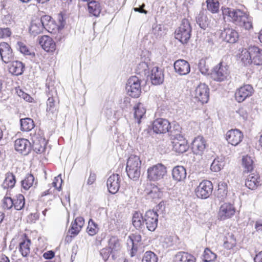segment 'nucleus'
I'll return each instance as SVG.
<instances>
[{"label": "nucleus", "instance_id": "obj_1", "mask_svg": "<svg viewBox=\"0 0 262 262\" xmlns=\"http://www.w3.org/2000/svg\"><path fill=\"white\" fill-rule=\"evenodd\" d=\"M141 160L139 157L132 155L128 158L126 171L128 177L136 181L138 180L141 174Z\"/></svg>", "mask_w": 262, "mask_h": 262}, {"label": "nucleus", "instance_id": "obj_2", "mask_svg": "<svg viewBox=\"0 0 262 262\" xmlns=\"http://www.w3.org/2000/svg\"><path fill=\"white\" fill-rule=\"evenodd\" d=\"M224 16H227L230 20L238 26H242V23L247 20V14L240 9L226 8L223 10Z\"/></svg>", "mask_w": 262, "mask_h": 262}, {"label": "nucleus", "instance_id": "obj_3", "mask_svg": "<svg viewBox=\"0 0 262 262\" xmlns=\"http://www.w3.org/2000/svg\"><path fill=\"white\" fill-rule=\"evenodd\" d=\"M127 94L133 98H138L141 93V80L136 76L130 77L125 87Z\"/></svg>", "mask_w": 262, "mask_h": 262}, {"label": "nucleus", "instance_id": "obj_4", "mask_svg": "<svg viewBox=\"0 0 262 262\" xmlns=\"http://www.w3.org/2000/svg\"><path fill=\"white\" fill-rule=\"evenodd\" d=\"M166 173V167L162 164H157L148 168L147 178L150 181H159L163 179Z\"/></svg>", "mask_w": 262, "mask_h": 262}, {"label": "nucleus", "instance_id": "obj_5", "mask_svg": "<svg viewBox=\"0 0 262 262\" xmlns=\"http://www.w3.org/2000/svg\"><path fill=\"white\" fill-rule=\"evenodd\" d=\"M213 185L211 181L204 180L196 188L195 193L198 198L205 199L208 198L212 193Z\"/></svg>", "mask_w": 262, "mask_h": 262}, {"label": "nucleus", "instance_id": "obj_6", "mask_svg": "<svg viewBox=\"0 0 262 262\" xmlns=\"http://www.w3.org/2000/svg\"><path fill=\"white\" fill-rule=\"evenodd\" d=\"M209 98V89L205 83H200L196 88L193 99L202 104L207 103Z\"/></svg>", "mask_w": 262, "mask_h": 262}, {"label": "nucleus", "instance_id": "obj_7", "mask_svg": "<svg viewBox=\"0 0 262 262\" xmlns=\"http://www.w3.org/2000/svg\"><path fill=\"white\" fill-rule=\"evenodd\" d=\"M229 75V71L226 66L223 65L221 62L216 66L211 74L212 78L216 81H223L225 80Z\"/></svg>", "mask_w": 262, "mask_h": 262}, {"label": "nucleus", "instance_id": "obj_8", "mask_svg": "<svg viewBox=\"0 0 262 262\" xmlns=\"http://www.w3.org/2000/svg\"><path fill=\"white\" fill-rule=\"evenodd\" d=\"M171 143L173 150L178 153H184L189 148L187 140L180 134L174 135Z\"/></svg>", "mask_w": 262, "mask_h": 262}, {"label": "nucleus", "instance_id": "obj_9", "mask_svg": "<svg viewBox=\"0 0 262 262\" xmlns=\"http://www.w3.org/2000/svg\"><path fill=\"white\" fill-rule=\"evenodd\" d=\"M254 92L250 84H245L236 90L234 96L237 102L241 103L252 95Z\"/></svg>", "mask_w": 262, "mask_h": 262}, {"label": "nucleus", "instance_id": "obj_10", "mask_svg": "<svg viewBox=\"0 0 262 262\" xmlns=\"http://www.w3.org/2000/svg\"><path fill=\"white\" fill-rule=\"evenodd\" d=\"M144 224L146 228L150 231H154L157 227L158 214L154 210H148L144 215Z\"/></svg>", "mask_w": 262, "mask_h": 262}, {"label": "nucleus", "instance_id": "obj_11", "mask_svg": "<svg viewBox=\"0 0 262 262\" xmlns=\"http://www.w3.org/2000/svg\"><path fill=\"white\" fill-rule=\"evenodd\" d=\"M31 140L32 143L31 148L37 154H41L45 150L46 141L44 138L41 137L39 134L36 133H31Z\"/></svg>", "mask_w": 262, "mask_h": 262}, {"label": "nucleus", "instance_id": "obj_12", "mask_svg": "<svg viewBox=\"0 0 262 262\" xmlns=\"http://www.w3.org/2000/svg\"><path fill=\"white\" fill-rule=\"evenodd\" d=\"M170 128V123L165 119L158 118L152 123V129L156 134H165L168 132Z\"/></svg>", "mask_w": 262, "mask_h": 262}, {"label": "nucleus", "instance_id": "obj_13", "mask_svg": "<svg viewBox=\"0 0 262 262\" xmlns=\"http://www.w3.org/2000/svg\"><path fill=\"white\" fill-rule=\"evenodd\" d=\"M243 133L238 129H232L228 130L226 134V138L229 144L236 146L243 139Z\"/></svg>", "mask_w": 262, "mask_h": 262}, {"label": "nucleus", "instance_id": "obj_14", "mask_svg": "<svg viewBox=\"0 0 262 262\" xmlns=\"http://www.w3.org/2000/svg\"><path fill=\"white\" fill-rule=\"evenodd\" d=\"M15 149L24 155H27L31 151V143L26 139H17L14 142Z\"/></svg>", "mask_w": 262, "mask_h": 262}, {"label": "nucleus", "instance_id": "obj_15", "mask_svg": "<svg viewBox=\"0 0 262 262\" xmlns=\"http://www.w3.org/2000/svg\"><path fill=\"white\" fill-rule=\"evenodd\" d=\"M0 55L3 61L6 63L11 62L14 58L12 49L6 42L0 43Z\"/></svg>", "mask_w": 262, "mask_h": 262}, {"label": "nucleus", "instance_id": "obj_16", "mask_svg": "<svg viewBox=\"0 0 262 262\" xmlns=\"http://www.w3.org/2000/svg\"><path fill=\"white\" fill-rule=\"evenodd\" d=\"M120 177L118 174H113L107 181V187L109 192L115 194L118 192L120 186Z\"/></svg>", "mask_w": 262, "mask_h": 262}, {"label": "nucleus", "instance_id": "obj_17", "mask_svg": "<svg viewBox=\"0 0 262 262\" xmlns=\"http://www.w3.org/2000/svg\"><path fill=\"white\" fill-rule=\"evenodd\" d=\"M150 72L149 76L152 84L160 85L163 82L164 76L162 69L154 67L151 69Z\"/></svg>", "mask_w": 262, "mask_h": 262}, {"label": "nucleus", "instance_id": "obj_18", "mask_svg": "<svg viewBox=\"0 0 262 262\" xmlns=\"http://www.w3.org/2000/svg\"><path fill=\"white\" fill-rule=\"evenodd\" d=\"M191 149L193 153L196 155H202L206 149V142L202 136L195 138L192 143Z\"/></svg>", "mask_w": 262, "mask_h": 262}, {"label": "nucleus", "instance_id": "obj_19", "mask_svg": "<svg viewBox=\"0 0 262 262\" xmlns=\"http://www.w3.org/2000/svg\"><path fill=\"white\" fill-rule=\"evenodd\" d=\"M47 115L51 119L55 118L58 112V102L55 98L52 96L49 97L47 101Z\"/></svg>", "mask_w": 262, "mask_h": 262}, {"label": "nucleus", "instance_id": "obj_20", "mask_svg": "<svg viewBox=\"0 0 262 262\" xmlns=\"http://www.w3.org/2000/svg\"><path fill=\"white\" fill-rule=\"evenodd\" d=\"M235 213V208L230 203H224L220 208L219 215L221 220L230 218Z\"/></svg>", "mask_w": 262, "mask_h": 262}, {"label": "nucleus", "instance_id": "obj_21", "mask_svg": "<svg viewBox=\"0 0 262 262\" xmlns=\"http://www.w3.org/2000/svg\"><path fill=\"white\" fill-rule=\"evenodd\" d=\"M175 71L180 75H186L190 71L189 63L184 59H179L174 63Z\"/></svg>", "mask_w": 262, "mask_h": 262}, {"label": "nucleus", "instance_id": "obj_22", "mask_svg": "<svg viewBox=\"0 0 262 262\" xmlns=\"http://www.w3.org/2000/svg\"><path fill=\"white\" fill-rule=\"evenodd\" d=\"M39 20L41 22L44 30L48 33H53V31H56L57 25L50 15H45L41 16Z\"/></svg>", "mask_w": 262, "mask_h": 262}, {"label": "nucleus", "instance_id": "obj_23", "mask_svg": "<svg viewBox=\"0 0 262 262\" xmlns=\"http://www.w3.org/2000/svg\"><path fill=\"white\" fill-rule=\"evenodd\" d=\"M39 44L46 52H53L55 50V43L48 35H44L39 39Z\"/></svg>", "mask_w": 262, "mask_h": 262}, {"label": "nucleus", "instance_id": "obj_24", "mask_svg": "<svg viewBox=\"0 0 262 262\" xmlns=\"http://www.w3.org/2000/svg\"><path fill=\"white\" fill-rule=\"evenodd\" d=\"M250 52L251 56V63L255 65H262V50L257 47H250Z\"/></svg>", "mask_w": 262, "mask_h": 262}, {"label": "nucleus", "instance_id": "obj_25", "mask_svg": "<svg viewBox=\"0 0 262 262\" xmlns=\"http://www.w3.org/2000/svg\"><path fill=\"white\" fill-rule=\"evenodd\" d=\"M121 244L119 238L115 236H112L108 241V248L112 252V257L115 259L116 254L120 250Z\"/></svg>", "mask_w": 262, "mask_h": 262}, {"label": "nucleus", "instance_id": "obj_26", "mask_svg": "<svg viewBox=\"0 0 262 262\" xmlns=\"http://www.w3.org/2000/svg\"><path fill=\"white\" fill-rule=\"evenodd\" d=\"M151 68V64L148 61H141L138 64L136 69L137 74L142 76L149 77V70Z\"/></svg>", "mask_w": 262, "mask_h": 262}, {"label": "nucleus", "instance_id": "obj_27", "mask_svg": "<svg viewBox=\"0 0 262 262\" xmlns=\"http://www.w3.org/2000/svg\"><path fill=\"white\" fill-rule=\"evenodd\" d=\"M186 169L182 166L174 167L172 171L173 179L178 182L185 180L186 178Z\"/></svg>", "mask_w": 262, "mask_h": 262}, {"label": "nucleus", "instance_id": "obj_28", "mask_svg": "<svg viewBox=\"0 0 262 262\" xmlns=\"http://www.w3.org/2000/svg\"><path fill=\"white\" fill-rule=\"evenodd\" d=\"M141 236L139 234H132L127 239V245L128 247H132V251L130 253L131 256H134V250H137V244L141 242Z\"/></svg>", "mask_w": 262, "mask_h": 262}, {"label": "nucleus", "instance_id": "obj_29", "mask_svg": "<svg viewBox=\"0 0 262 262\" xmlns=\"http://www.w3.org/2000/svg\"><path fill=\"white\" fill-rule=\"evenodd\" d=\"M89 13L93 16L98 17L101 11V6L100 3L96 1H91L88 4Z\"/></svg>", "mask_w": 262, "mask_h": 262}, {"label": "nucleus", "instance_id": "obj_30", "mask_svg": "<svg viewBox=\"0 0 262 262\" xmlns=\"http://www.w3.org/2000/svg\"><path fill=\"white\" fill-rule=\"evenodd\" d=\"M24 66L23 63L19 61H13L9 67V72L13 75L18 76L23 73Z\"/></svg>", "mask_w": 262, "mask_h": 262}, {"label": "nucleus", "instance_id": "obj_31", "mask_svg": "<svg viewBox=\"0 0 262 262\" xmlns=\"http://www.w3.org/2000/svg\"><path fill=\"white\" fill-rule=\"evenodd\" d=\"M195 260L192 255L185 252L177 253L174 258V262H194Z\"/></svg>", "mask_w": 262, "mask_h": 262}, {"label": "nucleus", "instance_id": "obj_32", "mask_svg": "<svg viewBox=\"0 0 262 262\" xmlns=\"http://www.w3.org/2000/svg\"><path fill=\"white\" fill-rule=\"evenodd\" d=\"M132 224L137 229H143L144 227V216L140 212L136 211L133 215Z\"/></svg>", "mask_w": 262, "mask_h": 262}, {"label": "nucleus", "instance_id": "obj_33", "mask_svg": "<svg viewBox=\"0 0 262 262\" xmlns=\"http://www.w3.org/2000/svg\"><path fill=\"white\" fill-rule=\"evenodd\" d=\"M258 180L259 177L257 174H249L246 179L245 185L249 189L253 190L259 185L260 181Z\"/></svg>", "mask_w": 262, "mask_h": 262}, {"label": "nucleus", "instance_id": "obj_34", "mask_svg": "<svg viewBox=\"0 0 262 262\" xmlns=\"http://www.w3.org/2000/svg\"><path fill=\"white\" fill-rule=\"evenodd\" d=\"M239 53L237 56L241 59V60L245 65H248L251 63V56L250 52V47L247 49H239Z\"/></svg>", "mask_w": 262, "mask_h": 262}, {"label": "nucleus", "instance_id": "obj_35", "mask_svg": "<svg viewBox=\"0 0 262 262\" xmlns=\"http://www.w3.org/2000/svg\"><path fill=\"white\" fill-rule=\"evenodd\" d=\"M16 183V178L14 174L12 172H7L5 174V179L2 184V187L4 189H12Z\"/></svg>", "mask_w": 262, "mask_h": 262}, {"label": "nucleus", "instance_id": "obj_36", "mask_svg": "<svg viewBox=\"0 0 262 262\" xmlns=\"http://www.w3.org/2000/svg\"><path fill=\"white\" fill-rule=\"evenodd\" d=\"M134 118L137 120L138 124L141 122V119L144 117L146 112L144 105L141 103H138L134 107Z\"/></svg>", "mask_w": 262, "mask_h": 262}, {"label": "nucleus", "instance_id": "obj_37", "mask_svg": "<svg viewBox=\"0 0 262 262\" xmlns=\"http://www.w3.org/2000/svg\"><path fill=\"white\" fill-rule=\"evenodd\" d=\"M254 161L252 157L247 155L244 156L242 159V166L244 172H249L253 170L254 168Z\"/></svg>", "mask_w": 262, "mask_h": 262}, {"label": "nucleus", "instance_id": "obj_38", "mask_svg": "<svg viewBox=\"0 0 262 262\" xmlns=\"http://www.w3.org/2000/svg\"><path fill=\"white\" fill-rule=\"evenodd\" d=\"M20 128L22 131L29 132L34 127L33 120L30 118H26L20 120Z\"/></svg>", "mask_w": 262, "mask_h": 262}, {"label": "nucleus", "instance_id": "obj_39", "mask_svg": "<svg viewBox=\"0 0 262 262\" xmlns=\"http://www.w3.org/2000/svg\"><path fill=\"white\" fill-rule=\"evenodd\" d=\"M30 33H42L44 31L43 26L39 19L33 20L29 27Z\"/></svg>", "mask_w": 262, "mask_h": 262}, {"label": "nucleus", "instance_id": "obj_40", "mask_svg": "<svg viewBox=\"0 0 262 262\" xmlns=\"http://www.w3.org/2000/svg\"><path fill=\"white\" fill-rule=\"evenodd\" d=\"M225 164V161L222 158L217 157L212 162L210 169L214 172L220 171L224 167Z\"/></svg>", "mask_w": 262, "mask_h": 262}, {"label": "nucleus", "instance_id": "obj_41", "mask_svg": "<svg viewBox=\"0 0 262 262\" xmlns=\"http://www.w3.org/2000/svg\"><path fill=\"white\" fill-rule=\"evenodd\" d=\"M217 196L221 199L224 200L227 194V185L224 182H220L218 184Z\"/></svg>", "mask_w": 262, "mask_h": 262}, {"label": "nucleus", "instance_id": "obj_42", "mask_svg": "<svg viewBox=\"0 0 262 262\" xmlns=\"http://www.w3.org/2000/svg\"><path fill=\"white\" fill-rule=\"evenodd\" d=\"M31 241L30 239L25 240L19 244V251L24 257L27 256L30 252V246Z\"/></svg>", "mask_w": 262, "mask_h": 262}, {"label": "nucleus", "instance_id": "obj_43", "mask_svg": "<svg viewBox=\"0 0 262 262\" xmlns=\"http://www.w3.org/2000/svg\"><path fill=\"white\" fill-rule=\"evenodd\" d=\"M34 182V177L32 174H27L25 179L21 181L23 188L26 190H28L33 186Z\"/></svg>", "mask_w": 262, "mask_h": 262}, {"label": "nucleus", "instance_id": "obj_44", "mask_svg": "<svg viewBox=\"0 0 262 262\" xmlns=\"http://www.w3.org/2000/svg\"><path fill=\"white\" fill-rule=\"evenodd\" d=\"M162 195V191L156 185L151 186L150 191L147 193L148 197L153 199H160Z\"/></svg>", "mask_w": 262, "mask_h": 262}, {"label": "nucleus", "instance_id": "obj_45", "mask_svg": "<svg viewBox=\"0 0 262 262\" xmlns=\"http://www.w3.org/2000/svg\"><path fill=\"white\" fill-rule=\"evenodd\" d=\"M196 21L200 28L205 30L208 26L207 17L203 12H200L196 17Z\"/></svg>", "mask_w": 262, "mask_h": 262}, {"label": "nucleus", "instance_id": "obj_46", "mask_svg": "<svg viewBox=\"0 0 262 262\" xmlns=\"http://www.w3.org/2000/svg\"><path fill=\"white\" fill-rule=\"evenodd\" d=\"M191 27L188 19L182 20L180 27L178 28V33H191Z\"/></svg>", "mask_w": 262, "mask_h": 262}, {"label": "nucleus", "instance_id": "obj_47", "mask_svg": "<svg viewBox=\"0 0 262 262\" xmlns=\"http://www.w3.org/2000/svg\"><path fill=\"white\" fill-rule=\"evenodd\" d=\"M14 205L15 209L17 210H20L22 209L25 206V198L23 195L19 194L16 195V199L14 200Z\"/></svg>", "mask_w": 262, "mask_h": 262}, {"label": "nucleus", "instance_id": "obj_48", "mask_svg": "<svg viewBox=\"0 0 262 262\" xmlns=\"http://www.w3.org/2000/svg\"><path fill=\"white\" fill-rule=\"evenodd\" d=\"M86 230L89 235L93 236L98 232L99 228L97 224L92 219H90Z\"/></svg>", "mask_w": 262, "mask_h": 262}, {"label": "nucleus", "instance_id": "obj_49", "mask_svg": "<svg viewBox=\"0 0 262 262\" xmlns=\"http://www.w3.org/2000/svg\"><path fill=\"white\" fill-rule=\"evenodd\" d=\"M236 239L233 234L228 235L226 237V239L224 242V246L227 249H231L236 245Z\"/></svg>", "mask_w": 262, "mask_h": 262}, {"label": "nucleus", "instance_id": "obj_50", "mask_svg": "<svg viewBox=\"0 0 262 262\" xmlns=\"http://www.w3.org/2000/svg\"><path fill=\"white\" fill-rule=\"evenodd\" d=\"M207 7L208 10L212 13L218 12L219 9V3L215 0H207Z\"/></svg>", "mask_w": 262, "mask_h": 262}, {"label": "nucleus", "instance_id": "obj_51", "mask_svg": "<svg viewBox=\"0 0 262 262\" xmlns=\"http://www.w3.org/2000/svg\"><path fill=\"white\" fill-rule=\"evenodd\" d=\"M142 261V262H158V257L154 252L149 251L144 253Z\"/></svg>", "mask_w": 262, "mask_h": 262}, {"label": "nucleus", "instance_id": "obj_52", "mask_svg": "<svg viewBox=\"0 0 262 262\" xmlns=\"http://www.w3.org/2000/svg\"><path fill=\"white\" fill-rule=\"evenodd\" d=\"M204 260L206 262L214 260L216 258V255L212 252L210 249L206 248L203 254Z\"/></svg>", "mask_w": 262, "mask_h": 262}, {"label": "nucleus", "instance_id": "obj_53", "mask_svg": "<svg viewBox=\"0 0 262 262\" xmlns=\"http://www.w3.org/2000/svg\"><path fill=\"white\" fill-rule=\"evenodd\" d=\"M221 37L230 43H235L238 38V34H221Z\"/></svg>", "mask_w": 262, "mask_h": 262}, {"label": "nucleus", "instance_id": "obj_54", "mask_svg": "<svg viewBox=\"0 0 262 262\" xmlns=\"http://www.w3.org/2000/svg\"><path fill=\"white\" fill-rule=\"evenodd\" d=\"M17 48H18L20 52L26 55H33L35 56V53H33L32 54L30 52L29 48L22 42L18 41L17 43Z\"/></svg>", "mask_w": 262, "mask_h": 262}, {"label": "nucleus", "instance_id": "obj_55", "mask_svg": "<svg viewBox=\"0 0 262 262\" xmlns=\"http://www.w3.org/2000/svg\"><path fill=\"white\" fill-rule=\"evenodd\" d=\"M82 227L78 225L77 224L72 223L70 228L68 231L69 234H72V236H76L81 230Z\"/></svg>", "mask_w": 262, "mask_h": 262}, {"label": "nucleus", "instance_id": "obj_56", "mask_svg": "<svg viewBox=\"0 0 262 262\" xmlns=\"http://www.w3.org/2000/svg\"><path fill=\"white\" fill-rule=\"evenodd\" d=\"M198 68L201 73L203 75L208 73L209 69L206 64V60L202 58L200 60Z\"/></svg>", "mask_w": 262, "mask_h": 262}, {"label": "nucleus", "instance_id": "obj_57", "mask_svg": "<svg viewBox=\"0 0 262 262\" xmlns=\"http://www.w3.org/2000/svg\"><path fill=\"white\" fill-rule=\"evenodd\" d=\"M191 34H175L174 37L182 43H187L190 39Z\"/></svg>", "mask_w": 262, "mask_h": 262}, {"label": "nucleus", "instance_id": "obj_58", "mask_svg": "<svg viewBox=\"0 0 262 262\" xmlns=\"http://www.w3.org/2000/svg\"><path fill=\"white\" fill-rule=\"evenodd\" d=\"M14 205V201L10 197L5 196L3 200V207L4 209H10Z\"/></svg>", "mask_w": 262, "mask_h": 262}, {"label": "nucleus", "instance_id": "obj_59", "mask_svg": "<svg viewBox=\"0 0 262 262\" xmlns=\"http://www.w3.org/2000/svg\"><path fill=\"white\" fill-rule=\"evenodd\" d=\"M100 254L102 257L104 261L108 259L110 255L112 254V252L108 248H103L100 251Z\"/></svg>", "mask_w": 262, "mask_h": 262}, {"label": "nucleus", "instance_id": "obj_60", "mask_svg": "<svg viewBox=\"0 0 262 262\" xmlns=\"http://www.w3.org/2000/svg\"><path fill=\"white\" fill-rule=\"evenodd\" d=\"M59 177L60 176H58L57 177H55L52 183L53 186L59 191H60L61 189L62 183V179Z\"/></svg>", "mask_w": 262, "mask_h": 262}, {"label": "nucleus", "instance_id": "obj_61", "mask_svg": "<svg viewBox=\"0 0 262 262\" xmlns=\"http://www.w3.org/2000/svg\"><path fill=\"white\" fill-rule=\"evenodd\" d=\"M58 20L59 25H57L56 30L60 31L64 27L66 24V21L63 18V16L61 14L58 15Z\"/></svg>", "mask_w": 262, "mask_h": 262}, {"label": "nucleus", "instance_id": "obj_62", "mask_svg": "<svg viewBox=\"0 0 262 262\" xmlns=\"http://www.w3.org/2000/svg\"><path fill=\"white\" fill-rule=\"evenodd\" d=\"M236 113L244 120H246L248 118V113L247 111L243 108H241L236 111Z\"/></svg>", "mask_w": 262, "mask_h": 262}, {"label": "nucleus", "instance_id": "obj_63", "mask_svg": "<svg viewBox=\"0 0 262 262\" xmlns=\"http://www.w3.org/2000/svg\"><path fill=\"white\" fill-rule=\"evenodd\" d=\"M247 16H248L247 15ZM241 26L243 27L246 30L249 31L252 28V22L249 19L248 17H247V20L243 22Z\"/></svg>", "mask_w": 262, "mask_h": 262}, {"label": "nucleus", "instance_id": "obj_64", "mask_svg": "<svg viewBox=\"0 0 262 262\" xmlns=\"http://www.w3.org/2000/svg\"><path fill=\"white\" fill-rule=\"evenodd\" d=\"M96 180V174L92 172H90V176L87 181V184L89 185H92Z\"/></svg>", "mask_w": 262, "mask_h": 262}]
</instances>
